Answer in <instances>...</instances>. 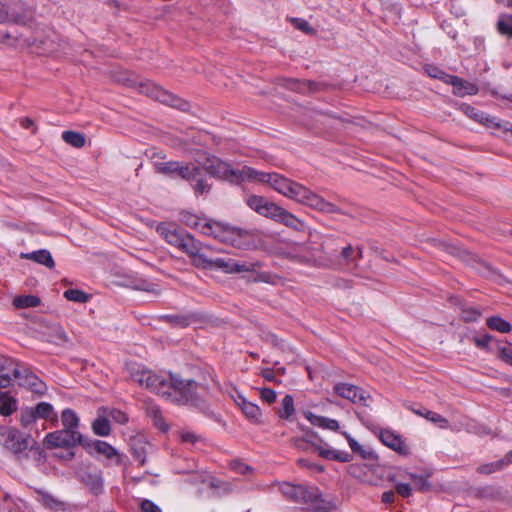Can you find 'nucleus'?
<instances>
[{"label": "nucleus", "instance_id": "f257e3e1", "mask_svg": "<svg viewBox=\"0 0 512 512\" xmlns=\"http://www.w3.org/2000/svg\"><path fill=\"white\" fill-rule=\"evenodd\" d=\"M157 233L171 246L176 247L192 258V263L200 269H217L226 273L254 271L258 263H240L233 259L208 258L201 253L204 245L189 232L175 222H160L156 227Z\"/></svg>", "mask_w": 512, "mask_h": 512}, {"label": "nucleus", "instance_id": "f03ea898", "mask_svg": "<svg viewBox=\"0 0 512 512\" xmlns=\"http://www.w3.org/2000/svg\"><path fill=\"white\" fill-rule=\"evenodd\" d=\"M144 387L178 404L195 407L208 417L214 416L207 400L209 387L204 382H198L194 379H182L178 374L172 373H170L169 379H167L149 371L147 378H145Z\"/></svg>", "mask_w": 512, "mask_h": 512}, {"label": "nucleus", "instance_id": "7ed1b4c3", "mask_svg": "<svg viewBox=\"0 0 512 512\" xmlns=\"http://www.w3.org/2000/svg\"><path fill=\"white\" fill-rule=\"evenodd\" d=\"M194 168L198 170L192 186L196 196L210 193L213 185L209 183L208 177L239 184L244 180H252L256 174V170L248 167L234 169L215 155H208L202 162L197 161L194 163Z\"/></svg>", "mask_w": 512, "mask_h": 512}, {"label": "nucleus", "instance_id": "20e7f679", "mask_svg": "<svg viewBox=\"0 0 512 512\" xmlns=\"http://www.w3.org/2000/svg\"><path fill=\"white\" fill-rule=\"evenodd\" d=\"M284 497L297 504H313V512H334L336 503L326 500L316 486L284 482L279 487Z\"/></svg>", "mask_w": 512, "mask_h": 512}, {"label": "nucleus", "instance_id": "39448f33", "mask_svg": "<svg viewBox=\"0 0 512 512\" xmlns=\"http://www.w3.org/2000/svg\"><path fill=\"white\" fill-rule=\"evenodd\" d=\"M246 203L259 215L270 218L295 231H304L306 228L304 221L276 203L268 201L263 196L251 195L247 198Z\"/></svg>", "mask_w": 512, "mask_h": 512}, {"label": "nucleus", "instance_id": "423d86ee", "mask_svg": "<svg viewBox=\"0 0 512 512\" xmlns=\"http://www.w3.org/2000/svg\"><path fill=\"white\" fill-rule=\"evenodd\" d=\"M284 196L322 213L346 215L334 203L325 200L322 196L293 180H291V185H288Z\"/></svg>", "mask_w": 512, "mask_h": 512}, {"label": "nucleus", "instance_id": "0eeeda50", "mask_svg": "<svg viewBox=\"0 0 512 512\" xmlns=\"http://www.w3.org/2000/svg\"><path fill=\"white\" fill-rule=\"evenodd\" d=\"M86 437L79 430L60 429L46 434L43 445L47 449H72L76 446H84Z\"/></svg>", "mask_w": 512, "mask_h": 512}, {"label": "nucleus", "instance_id": "6e6552de", "mask_svg": "<svg viewBox=\"0 0 512 512\" xmlns=\"http://www.w3.org/2000/svg\"><path fill=\"white\" fill-rule=\"evenodd\" d=\"M201 233L224 242L235 245L237 238L249 235L247 230L218 221H207L201 225Z\"/></svg>", "mask_w": 512, "mask_h": 512}, {"label": "nucleus", "instance_id": "1a4fd4ad", "mask_svg": "<svg viewBox=\"0 0 512 512\" xmlns=\"http://www.w3.org/2000/svg\"><path fill=\"white\" fill-rule=\"evenodd\" d=\"M138 89L140 93L181 111H187L190 108L189 102L149 80L139 82Z\"/></svg>", "mask_w": 512, "mask_h": 512}, {"label": "nucleus", "instance_id": "9d476101", "mask_svg": "<svg viewBox=\"0 0 512 512\" xmlns=\"http://www.w3.org/2000/svg\"><path fill=\"white\" fill-rule=\"evenodd\" d=\"M0 13L3 14L0 23L12 22L18 25H29L34 20V9L22 0L1 3Z\"/></svg>", "mask_w": 512, "mask_h": 512}, {"label": "nucleus", "instance_id": "9b49d317", "mask_svg": "<svg viewBox=\"0 0 512 512\" xmlns=\"http://www.w3.org/2000/svg\"><path fill=\"white\" fill-rule=\"evenodd\" d=\"M155 171L159 174L168 177H179L182 180L187 181L190 186H193L194 176L197 174V169L194 168L193 162L183 161H168V162H157L154 164Z\"/></svg>", "mask_w": 512, "mask_h": 512}, {"label": "nucleus", "instance_id": "f8f14e48", "mask_svg": "<svg viewBox=\"0 0 512 512\" xmlns=\"http://www.w3.org/2000/svg\"><path fill=\"white\" fill-rule=\"evenodd\" d=\"M0 435L3 438V445L7 448L12 454L18 456L19 458L24 454L28 449L31 435L25 434L14 427H1Z\"/></svg>", "mask_w": 512, "mask_h": 512}, {"label": "nucleus", "instance_id": "ddd939ff", "mask_svg": "<svg viewBox=\"0 0 512 512\" xmlns=\"http://www.w3.org/2000/svg\"><path fill=\"white\" fill-rule=\"evenodd\" d=\"M13 377L18 379L19 386L25 387L38 395L45 394L47 390L46 384L24 364L13 368Z\"/></svg>", "mask_w": 512, "mask_h": 512}, {"label": "nucleus", "instance_id": "4468645a", "mask_svg": "<svg viewBox=\"0 0 512 512\" xmlns=\"http://www.w3.org/2000/svg\"><path fill=\"white\" fill-rule=\"evenodd\" d=\"M83 448L91 456L102 455L106 459H115L116 465H120L122 462L117 450L106 441L92 440L86 437Z\"/></svg>", "mask_w": 512, "mask_h": 512}, {"label": "nucleus", "instance_id": "2eb2a0df", "mask_svg": "<svg viewBox=\"0 0 512 512\" xmlns=\"http://www.w3.org/2000/svg\"><path fill=\"white\" fill-rule=\"evenodd\" d=\"M334 391L340 397L350 400L355 404H361L364 406H368V400L371 399V396L362 388L348 383L336 384L334 386Z\"/></svg>", "mask_w": 512, "mask_h": 512}, {"label": "nucleus", "instance_id": "dca6fc26", "mask_svg": "<svg viewBox=\"0 0 512 512\" xmlns=\"http://www.w3.org/2000/svg\"><path fill=\"white\" fill-rule=\"evenodd\" d=\"M379 439L385 446L394 450L399 455L408 456L411 453L409 446L405 443L402 436L390 429H381Z\"/></svg>", "mask_w": 512, "mask_h": 512}, {"label": "nucleus", "instance_id": "f3484780", "mask_svg": "<svg viewBox=\"0 0 512 512\" xmlns=\"http://www.w3.org/2000/svg\"><path fill=\"white\" fill-rule=\"evenodd\" d=\"M77 476L79 480L93 493L99 495L103 492L102 472L96 468L81 469Z\"/></svg>", "mask_w": 512, "mask_h": 512}, {"label": "nucleus", "instance_id": "a211bd4d", "mask_svg": "<svg viewBox=\"0 0 512 512\" xmlns=\"http://www.w3.org/2000/svg\"><path fill=\"white\" fill-rule=\"evenodd\" d=\"M253 179L268 183L274 190L284 195L288 185H291V179H288L278 173L257 172Z\"/></svg>", "mask_w": 512, "mask_h": 512}, {"label": "nucleus", "instance_id": "6ab92c4d", "mask_svg": "<svg viewBox=\"0 0 512 512\" xmlns=\"http://www.w3.org/2000/svg\"><path fill=\"white\" fill-rule=\"evenodd\" d=\"M363 257V248L353 247L352 245L348 244L344 247H342L340 254H339V261L341 264H345L347 266H353L356 267L358 265V260L362 259Z\"/></svg>", "mask_w": 512, "mask_h": 512}, {"label": "nucleus", "instance_id": "aec40b11", "mask_svg": "<svg viewBox=\"0 0 512 512\" xmlns=\"http://www.w3.org/2000/svg\"><path fill=\"white\" fill-rule=\"evenodd\" d=\"M461 110L469 118L475 120L476 122L484 124L487 127H500V124L495 122V118L489 117L483 111L478 110L474 106H471L469 104H462Z\"/></svg>", "mask_w": 512, "mask_h": 512}, {"label": "nucleus", "instance_id": "412c9836", "mask_svg": "<svg viewBox=\"0 0 512 512\" xmlns=\"http://www.w3.org/2000/svg\"><path fill=\"white\" fill-rule=\"evenodd\" d=\"M32 410L36 416V420L44 419L49 421L53 426L58 424V415L52 404L48 402H39L36 406L32 407Z\"/></svg>", "mask_w": 512, "mask_h": 512}, {"label": "nucleus", "instance_id": "4be33fe9", "mask_svg": "<svg viewBox=\"0 0 512 512\" xmlns=\"http://www.w3.org/2000/svg\"><path fill=\"white\" fill-rule=\"evenodd\" d=\"M453 86V94L459 97L466 95H475L478 92V87L458 76L453 75L449 82Z\"/></svg>", "mask_w": 512, "mask_h": 512}, {"label": "nucleus", "instance_id": "5701e85b", "mask_svg": "<svg viewBox=\"0 0 512 512\" xmlns=\"http://www.w3.org/2000/svg\"><path fill=\"white\" fill-rule=\"evenodd\" d=\"M21 259L32 260L38 264L44 265L47 268H54L55 262L51 253L46 249H40L33 252L21 253Z\"/></svg>", "mask_w": 512, "mask_h": 512}, {"label": "nucleus", "instance_id": "b1692460", "mask_svg": "<svg viewBox=\"0 0 512 512\" xmlns=\"http://www.w3.org/2000/svg\"><path fill=\"white\" fill-rule=\"evenodd\" d=\"M512 463V451H509L504 458L480 465L477 468V472L480 474L489 475L494 472L502 471L506 466Z\"/></svg>", "mask_w": 512, "mask_h": 512}, {"label": "nucleus", "instance_id": "393cba45", "mask_svg": "<svg viewBox=\"0 0 512 512\" xmlns=\"http://www.w3.org/2000/svg\"><path fill=\"white\" fill-rule=\"evenodd\" d=\"M237 405L241 408L243 414L247 419L254 423H259L261 418V410L260 408L252 403L247 401L244 397L239 396L237 400Z\"/></svg>", "mask_w": 512, "mask_h": 512}, {"label": "nucleus", "instance_id": "a878e982", "mask_svg": "<svg viewBox=\"0 0 512 512\" xmlns=\"http://www.w3.org/2000/svg\"><path fill=\"white\" fill-rule=\"evenodd\" d=\"M305 417L309 422L314 425L318 426L323 429H328L331 431H338L340 426L339 422L335 419H330L324 416H318L313 414L312 412H305Z\"/></svg>", "mask_w": 512, "mask_h": 512}, {"label": "nucleus", "instance_id": "bb28decb", "mask_svg": "<svg viewBox=\"0 0 512 512\" xmlns=\"http://www.w3.org/2000/svg\"><path fill=\"white\" fill-rule=\"evenodd\" d=\"M342 435L346 438L349 447L352 452L359 455L364 460H377L378 455L370 449H365L362 445H360L350 434L347 432H342Z\"/></svg>", "mask_w": 512, "mask_h": 512}, {"label": "nucleus", "instance_id": "cd10ccee", "mask_svg": "<svg viewBox=\"0 0 512 512\" xmlns=\"http://www.w3.org/2000/svg\"><path fill=\"white\" fill-rule=\"evenodd\" d=\"M17 399L9 392H0V414L10 416L17 410Z\"/></svg>", "mask_w": 512, "mask_h": 512}, {"label": "nucleus", "instance_id": "c85d7f7f", "mask_svg": "<svg viewBox=\"0 0 512 512\" xmlns=\"http://www.w3.org/2000/svg\"><path fill=\"white\" fill-rule=\"evenodd\" d=\"M61 423L65 429L78 430L80 419L74 410L65 408L61 412Z\"/></svg>", "mask_w": 512, "mask_h": 512}, {"label": "nucleus", "instance_id": "c756f323", "mask_svg": "<svg viewBox=\"0 0 512 512\" xmlns=\"http://www.w3.org/2000/svg\"><path fill=\"white\" fill-rule=\"evenodd\" d=\"M46 341L55 345H63L68 341V336L60 325H53L49 328Z\"/></svg>", "mask_w": 512, "mask_h": 512}, {"label": "nucleus", "instance_id": "7c9ffc66", "mask_svg": "<svg viewBox=\"0 0 512 512\" xmlns=\"http://www.w3.org/2000/svg\"><path fill=\"white\" fill-rule=\"evenodd\" d=\"M486 325L491 330H495L501 333H509L512 330V325L498 315L487 318Z\"/></svg>", "mask_w": 512, "mask_h": 512}, {"label": "nucleus", "instance_id": "2f4dec72", "mask_svg": "<svg viewBox=\"0 0 512 512\" xmlns=\"http://www.w3.org/2000/svg\"><path fill=\"white\" fill-rule=\"evenodd\" d=\"M40 304H41V299L36 295H20L13 299V305L17 309L38 307Z\"/></svg>", "mask_w": 512, "mask_h": 512}, {"label": "nucleus", "instance_id": "473e14b6", "mask_svg": "<svg viewBox=\"0 0 512 512\" xmlns=\"http://www.w3.org/2000/svg\"><path fill=\"white\" fill-rule=\"evenodd\" d=\"M92 430L95 435L105 437L110 435L111 427H110V421L108 418L99 415L93 422H92Z\"/></svg>", "mask_w": 512, "mask_h": 512}, {"label": "nucleus", "instance_id": "72a5a7b5", "mask_svg": "<svg viewBox=\"0 0 512 512\" xmlns=\"http://www.w3.org/2000/svg\"><path fill=\"white\" fill-rule=\"evenodd\" d=\"M285 88L301 93L309 94L308 80H300L296 78H285L282 84Z\"/></svg>", "mask_w": 512, "mask_h": 512}, {"label": "nucleus", "instance_id": "f704fd0d", "mask_svg": "<svg viewBox=\"0 0 512 512\" xmlns=\"http://www.w3.org/2000/svg\"><path fill=\"white\" fill-rule=\"evenodd\" d=\"M277 413L281 419L289 420L291 418L295 413L294 399L292 395L287 394L284 396L281 401V407Z\"/></svg>", "mask_w": 512, "mask_h": 512}, {"label": "nucleus", "instance_id": "c9c22d12", "mask_svg": "<svg viewBox=\"0 0 512 512\" xmlns=\"http://www.w3.org/2000/svg\"><path fill=\"white\" fill-rule=\"evenodd\" d=\"M62 139L64 142L75 148H82L86 142L84 134L70 130L62 133Z\"/></svg>", "mask_w": 512, "mask_h": 512}, {"label": "nucleus", "instance_id": "e433bc0d", "mask_svg": "<svg viewBox=\"0 0 512 512\" xmlns=\"http://www.w3.org/2000/svg\"><path fill=\"white\" fill-rule=\"evenodd\" d=\"M424 70L431 78L438 79L446 84H449L453 77V75L446 73L444 70L433 64H426L424 66Z\"/></svg>", "mask_w": 512, "mask_h": 512}, {"label": "nucleus", "instance_id": "4c0bfd02", "mask_svg": "<svg viewBox=\"0 0 512 512\" xmlns=\"http://www.w3.org/2000/svg\"><path fill=\"white\" fill-rule=\"evenodd\" d=\"M147 414L153 420V424L162 432H167L169 426L165 423V420L162 416L161 410L157 406H150L147 409Z\"/></svg>", "mask_w": 512, "mask_h": 512}, {"label": "nucleus", "instance_id": "58836bf2", "mask_svg": "<svg viewBox=\"0 0 512 512\" xmlns=\"http://www.w3.org/2000/svg\"><path fill=\"white\" fill-rule=\"evenodd\" d=\"M409 477L413 481L416 490L420 492H427L431 489V483L428 481L430 475H417L410 473Z\"/></svg>", "mask_w": 512, "mask_h": 512}, {"label": "nucleus", "instance_id": "ea45409f", "mask_svg": "<svg viewBox=\"0 0 512 512\" xmlns=\"http://www.w3.org/2000/svg\"><path fill=\"white\" fill-rule=\"evenodd\" d=\"M64 297L72 302L86 303L90 299V295L79 289H68L64 291Z\"/></svg>", "mask_w": 512, "mask_h": 512}, {"label": "nucleus", "instance_id": "a19ab883", "mask_svg": "<svg viewBox=\"0 0 512 512\" xmlns=\"http://www.w3.org/2000/svg\"><path fill=\"white\" fill-rule=\"evenodd\" d=\"M481 316V311L476 307H470L467 304L460 310L461 319L466 322H476Z\"/></svg>", "mask_w": 512, "mask_h": 512}, {"label": "nucleus", "instance_id": "79ce46f5", "mask_svg": "<svg viewBox=\"0 0 512 512\" xmlns=\"http://www.w3.org/2000/svg\"><path fill=\"white\" fill-rule=\"evenodd\" d=\"M128 370L134 381L139 383L140 386H145V378H147L149 370L142 369L139 365L136 364L129 366Z\"/></svg>", "mask_w": 512, "mask_h": 512}, {"label": "nucleus", "instance_id": "37998d69", "mask_svg": "<svg viewBox=\"0 0 512 512\" xmlns=\"http://www.w3.org/2000/svg\"><path fill=\"white\" fill-rule=\"evenodd\" d=\"M498 31L512 38V15H501L497 22Z\"/></svg>", "mask_w": 512, "mask_h": 512}, {"label": "nucleus", "instance_id": "c03bdc74", "mask_svg": "<svg viewBox=\"0 0 512 512\" xmlns=\"http://www.w3.org/2000/svg\"><path fill=\"white\" fill-rule=\"evenodd\" d=\"M315 113L319 114V115H323V116L329 117V118H331L333 120H336L342 126H346V125L352 123V120H351V118L349 117V115L347 113L338 114V113H335V112L324 111V110H315Z\"/></svg>", "mask_w": 512, "mask_h": 512}, {"label": "nucleus", "instance_id": "a18cd8bd", "mask_svg": "<svg viewBox=\"0 0 512 512\" xmlns=\"http://www.w3.org/2000/svg\"><path fill=\"white\" fill-rule=\"evenodd\" d=\"M36 421V416L32 410V407H24L21 409L19 415V422L22 427L26 428L29 425L35 423Z\"/></svg>", "mask_w": 512, "mask_h": 512}, {"label": "nucleus", "instance_id": "49530a36", "mask_svg": "<svg viewBox=\"0 0 512 512\" xmlns=\"http://www.w3.org/2000/svg\"><path fill=\"white\" fill-rule=\"evenodd\" d=\"M39 494L41 495V503L46 508L58 510V509H61L64 505L63 502L54 498L51 494L43 493V492H39Z\"/></svg>", "mask_w": 512, "mask_h": 512}, {"label": "nucleus", "instance_id": "de8ad7c7", "mask_svg": "<svg viewBox=\"0 0 512 512\" xmlns=\"http://www.w3.org/2000/svg\"><path fill=\"white\" fill-rule=\"evenodd\" d=\"M164 319L176 327L185 328L190 325L191 318L186 315H166Z\"/></svg>", "mask_w": 512, "mask_h": 512}, {"label": "nucleus", "instance_id": "09e8293b", "mask_svg": "<svg viewBox=\"0 0 512 512\" xmlns=\"http://www.w3.org/2000/svg\"><path fill=\"white\" fill-rule=\"evenodd\" d=\"M21 364L14 358L0 354V372L11 371L13 374V368L20 367Z\"/></svg>", "mask_w": 512, "mask_h": 512}, {"label": "nucleus", "instance_id": "8fccbe9b", "mask_svg": "<svg viewBox=\"0 0 512 512\" xmlns=\"http://www.w3.org/2000/svg\"><path fill=\"white\" fill-rule=\"evenodd\" d=\"M425 418L432 423L438 424L440 428H446L448 426V420L436 412L428 410L425 413Z\"/></svg>", "mask_w": 512, "mask_h": 512}, {"label": "nucleus", "instance_id": "3c124183", "mask_svg": "<svg viewBox=\"0 0 512 512\" xmlns=\"http://www.w3.org/2000/svg\"><path fill=\"white\" fill-rule=\"evenodd\" d=\"M312 446L315 448L316 451H318L319 455L322 458L333 461L335 460L337 450L325 448L316 442L312 443Z\"/></svg>", "mask_w": 512, "mask_h": 512}, {"label": "nucleus", "instance_id": "603ef678", "mask_svg": "<svg viewBox=\"0 0 512 512\" xmlns=\"http://www.w3.org/2000/svg\"><path fill=\"white\" fill-rule=\"evenodd\" d=\"M231 470L239 473L241 475H246L252 471V468L249 465L242 463L240 460H232L229 464Z\"/></svg>", "mask_w": 512, "mask_h": 512}, {"label": "nucleus", "instance_id": "864d4df0", "mask_svg": "<svg viewBox=\"0 0 512 512\" xmlns=\"http://www.w3.org/2000/svg\"><path fill=\"white\" fill-rule=\"evenodd\" d=\"M292 22L297 29L305 32L308 35H312L315 33V29L304 19L294 18L292 19Z\"/></svg>", "mask_w": 512, "mask_h": 512}, {"label": "nucleus", "instance_id": "5fc2aeb1", "mask_svg": "<svg viewBox=\"0 0 512 512\" xmlns=\"http://www.w3.org/2000/svg\"><path fill=\"white\" fill-rule=\"evenodd\" d=\"M332 87V85L325 83V82H319L314 80H308V88L309 93H315L320 91H327Z\"/></svg>", "mask_w": 512, "mask_h": 512}, {"label": "nucleus", "instance_id": "6e6d98bb", "mask_svg": "<svg viewBox=\"0 0 512 512\" xmlns=\"http://www.w3.org/2000/svg\"><path fill=\"white\" fill-rule=\"evenodd\" d=\"M108 416L119 424H126L128 422L127 414L116 408L110 409L108 412Z\"/></svg>", "mask_w": 512, "mask_h": 512}, {"label": "nucleus", "instance_id": "4d7b16f0", "mask_svg": "<svg viewBox=\"0 0 512 512\" xmlns=\"http://www.w3.org/2000/svg\"><path fill=\"white\" fill-rule=\"evenodd\" d=\"M28 449L34 453L37 460H44L46 458V453L44 452L43 448L32 437Z\"/></svg>", "mask_w": 512, "mask_h": 512}, {"label": "nucleus", "instance_id": "13d9d810", "mask_svg": "<svg viewBox=\"0 0 512 512\" xmlns=\"http://www.w3.org/2000/svg\"><path fill=\"white\" fill-rule=\"evenodd\" d=\"M491 340L492 336L490 334H484L482 336H473L474 344L480 349H488Z\"/></svg>", "mask_w": 512, "mask_h": 512}, {"label": "nucleus", "instance_id": "bf43d9fd", "mask_svg": "<svg viewBox=\"0 0 512 512\" xmlns=\"http://www.w3.org/2000/svg\"><path fill=\"white\" fill-rule=\"evenodd\" d=\"M181 220L190 228H197L200 225L199 218L191 213H183Z\"/></svg>", "mask_w": 512, "mask_h": 512}, {"label": "nucleus", "instance_id": "052dcab7", "mask_svg": "<svg viewBox=\"0 0 512 512\" xmlns=\"http://www.w3.org/2000/svg\"><path fill=\"white\" fill-rule=\"evenodd\" d=\"M498 358L505 363L512 365V348L511 347H499Z\"/></svg>", "mask_w": 512, "mask_h": 512}, {"label": "nucleus", "instance_id": "680f3d73", "mask_svg": "<svg viewBox=\"0 0 512 512\" xmlns=\"http://www.w3.org/2000/svg\"><path fill=\"white\" fill-rule=\"evenodd\" d=\"M131 454L134 460L138 461L141 465L145 463L146 451L144 447H132Z\"/></svg>", "mask_w": 512, "mask_h": 512}, {"label": "nucleus", "instance_id": "e2e57ef3", "mask_svg": "<svg viewBox=\"0 0 512 512\" xmlns=\"http://www.w3.org/2000/svg\"><path fill=\"white\" fill-rule=\"evenodd\" d=\"M261 399L269 404H272L276 401V392L270 388H262L260 390Z\"/></svg>", "mask_w": 512, "mask_h": 512}, {"label": "nucleus", "instance_id": "0e129e2a", "mask_svg": "<svg viewBox=\"0 0 512 512\" xmlns=\"http://www.w3.org/2000/svg\"><path fill=\"white\" fill-rule=\"evenodd\" d=\"M291 442L295 448L303 451L307 450V447L305 445L306 443H309L311 445L313 443L310 439L307 438V435H304L303 437L292 438Z\"/></svg>", "mask_w": 512, "mask_h": 512}, {"label": "nucleus", "instance_id": "69168bd1", "mask_svg": "<svg viewBox=\"0 0 512 512\" xmlns=\"http://www.w3.org/2000/svg\"><path fill=\"white\" fill-rule=\"evenodd\" d=\"M19 124L23 129H30L32 134H36L38 127L35 124L34 120L29 117H23L19 119Z\"/></svg>", "mask_w": 512, "mask_h": 512}, {"label": "nucleus", "instance_id": "338daca9", "mask_svg": "<svg viewBox=\"0 0 512 512\" xmlns=\"http://www.w3.org/2000/svg\"><path fill=\"white\" fill-rule=\"evenodd\" d=\"M396 492L404 498H408L412 495V488L408 483H398L395 486Z\"/></svg>", "mask_w": 512, "mask_h": 512}, {"label": "nucleus", "instance_id": "774afa93", "mask_svg": "<svg viewBox=\"0 0 512 512\" xmlns=\"http://www.w3.org/2000/svg\"><path fill=\"white\" fill-rule=\"evenodd\" d=\"M141 509L143 512H162L155 503L147 499L142 501Z\"/></svg>", "mask_w": 512, "mask_h": 512}]
</instances>
